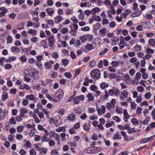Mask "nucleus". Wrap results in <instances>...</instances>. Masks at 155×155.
I'll return each mask as SVG.
<instances>
[{
  "label": "nucleus",
  "mask_w": 155,
  "mask_h": 155,
  "mask_svg": "<svg viewBox=\"0 0 155 155\" xmlns=\"http://www.w3.org/2000/svg\"><path fill=\"white\" fill-rule=\"evenodd\" d=\"M101 72L99 69L96 68L93 69L91 72V77L95 80L100 78Z\"/></svg>",
  "instance_id": "nucleus-1"
},
{
  "label": "nucleus",
  "mask_w": 155,
  "mask_h": 155,
  "mask_svg": "<svg viewBox=\"0 0 155 155\" xmlns=\"http://www.w3.org/2000/svg\"><path fill=\"white\" fill-rule=\"evenodd\" d=\"M109 95L110 96H114L117 97L120 94L119 90L117 88H114L112 89L109 90L108 91Z\"/></svg>",
  "instance_id": "nucleus-2"
},
{
  "label": "nucleus",
  "mask_w": 155,
  "mask_h": 155,
  "mask_svg": "<svg viewBox=\"0 0 155 155\" xmlns=\"http://www.w3.org/2000/svg\"><path fill=\"white\" fill-rule=\"evenodd\" d=\"M64 93L62 90L61 89H59L56 93L55 97L57 98L60 100V99L63 98Z\"/></svg>",
  "instance_id": "nucleus-3"
},
{
  "label": "nucleus",
  "mask_w": 155,
  "mask_h": 155,
  "mask_svg": "<svg viewBox=\"0 0 155 155\" xmlns=\"http://www.w3.org/2000/svg\"><path fill=\"white\" fill-rule=\"evenodd\" d=\"M101 108L97 110L98 114L101 115L105 113L106 107L105 105H101Z\"/></svg>",
  "instance_id": "nucleus-4"
},
{
  "label": "nucleus",
  "mask_w": 155,
  "mask_h": 155,
  "mask_svg": "<svg viewBox=\"0 0 155 155\" xmlns=\"http://www.w3.org/2000/svg\"><path fill=\"white\" fill-rule=\"evenodd\" d=\"M49 44V45L50 47H53L55 43L54 37L53 36H50L48 39Z\"/></svg>",
  "instance_id": "nucleus-5"
},
{
  "label": "nucleus",
  "mask_w": 155,
  "mask_h": 155,
  "mask_svg": "<svg viewBox=\"0 0 155 155\" xmlns=\"http://www.w3.org/2000/svg\"><path fill=\"white\" fill-rule=\"evenodd\" d=\"M128 95V93H127V92L124 90L123 91L121 92V97H120V99L121 101H124V98H126Z\"/></svg>",
  "instance_id": "nucleus-6"
},
{
  "label": "nucleus",
  "mask_w": 155,
  "mask_h": 155,
  "mask_svg": "<svg viewBox=\"0 0 155 155\" xmlns=\"http://www.w3.org/2000/svg\"><path fill=\"white\" fill-rule=\"evenodd\" d=\"M154 137L153 136H152L148 138H144L142 140L141 142L142 143H147L150 140H152V139L154 138Z\"/></svg>",
  "instance_id": "nucleus-7"
},
{
  "label": "nucleus",
  "mask_w": 155,
  "mask_h": 155,
  "mask_svg": "<svg viewBox=\"0 0 155 155\" xmlns=\"http://www.w3.org/2000/svg\"><path fill=\"white\" fill-rule=\"evenodd\" d=\"M148 44L150 46L155 47V39L150 38L148 41Z\"/></svg>",
  "instance_id": "nucleus-8"
},
{
  "label": "nucleus",
  "mask_w": 155,
  "mask_h": 155,
  "mask_svg": "<svg viewBox=\"0 0 155 155\" xmlns=\"http://www.w3.org/2000/svg\"><path fill=\"white\" fill-rule=\"evenodd\" d=\"M142 14L141 11L138 10L136 12H133L131 15V16H132L133 17L138 16Z\"/></svg>",
  "instance_id": "nucleus-9"
},
{
  "label": "nucleus",
  "mask_w": 155,
  "mask_h": 155,
  "mask_svg": "<svg viewBox=\"0 0 155 155\" xmlns=\"http://www.w3.org/2000/svg\"><path fill=\"white\" fill-rule=\"evenodd\" d=\"M26 98L28 99L30 101H35L36 100L35 96L34 95L31 94L27 95L26 97Z\"/></svg>",
  "instance_id": "nucleus-10"
},
{
  "label": "nucleus",
  "mask_w": 155,
  "mask_h": 155,
  "mask_svg": "<svg viewBox=\"0 0 155 155\" xmlns=\"http://www.w3.org/2000/svg\"><path fill=\"white\" fill-rule=\"evenodd\" d=\"M63 18V17L62 16H58L54 18V21L56 23H58L61 21Z\"/></svg>",
  "instance_id": "nucleus-11"
},
{
  "label": "nucleus",
  "mask_w": 155,
  "mask_h": 155,
  "mask_svg": "<svg viewBox=\"0 0 155 155\" xmlns=\"http://www.w3.org/2000/svg\"><path fill=\"white\" fill-rule=\"evenodd\" d=\"M19 88L21 89H26V90H29L30 89V87L27 84H21Z\"/></svg>",
  "instance_id": "nucleus-12"
},
{
  "label": "nucleus",
  "mask_w": 155,
  "mask_h": 155,
  "mask_svg": "<svg viewBox=\"0 0 155 155\" xmlns=\"http://www.w3.org/2000/svg\"><path fill=\"white\" fill-rule=\"evenodd\" d=\"M100 11V9L99 8L96 7L95 8H93L91 11V14L94 15L96 13L99 12Z\"/></svg>",
  "instance_id": "nucleus-13"
},
{
  "label": "nucleus",
  "mask_w": 155,
  "mask_h": 155,
  "mask_svg": "<svg viewBox=\"0 0 155 155\" xmlns=\"http://www.w3.org/2000/svg\"><path fill=\"white\" fill-rule=\"evenodd\" d=\"M75 116L72 113L71 114L69 115L67 117L68 120H69L73 121L75 118Z\"/></svg>",
  "instance_id": "nucleus-14"
},
{
  "label": "nucleus",
  "mask_w": 155,
  "mask_h": 155,
  "mask_svg": "<svg viewBox=\"0 0 155 155\" xmlns=\"http://www.w3.org/2000/svg\"><path fill=\"white\" fill-rule=\"evenodd\" d=\"M142 47L141 45H137L133 47V50L135 51H140L141 50Z\"/></svg>",
  "instance_id": "nucleus-15"
},
{
  "label": "nucleus",
  "mask_w": 155,
  "mask_h": 155,
  "mask_svg": "<svg viewBox=\"0 0 155 155\" xmlns=\"http://www.w3.org/2000/svg\"><path fill=\"white\" fill-rule=\"evenodd\" d=\"M45 11L50 15H51L54 13L52 8H48L46 9Z\"/></svg>",
  "instance_id": "nucleus-16"
},
{
  "label": "nucleus",
  "mask_w": 155,
  "mask_h": 155,
  "mask_svg": "<svg viewBox=\"0 0 155 155\" xmlns=\"http://www.w3.org/2000/svg\"><path fill=\"white\" fill-rule=\"evenodd\" d=\"M86 97H87L88 99L87 100L88 102L92 101L94 99V96L91 93H89Z\"/></svg>",
  "instance_id": "nucleus-17"
},
{
  "label": "nucleus",
  "mask_w": 155,
  "mask_h": 155,
  "mask_svg": "<svg viewBox=\"0 0 155 155\" xmlns=\"http://www.w3.org/2000/svg\"><path fill=\"white\" fill-rule=\"evenodd\" d=\"M121 138V136L119 134V133L118 132L114 135V136L113 137V139L115 140L117 139H120Z\"/></svg>",
  "instance_id": "nucleus-18"
},
{
  "label": "nucleus",
  "mask_w": 155,
  "mask_h": 155,
  "mask_svg": "<svg viewBox=\"0 0 155 155\" xmlns=\"http://www.w3.org/2000/svg\"><path fill=\"white\" fill-rule=\"evenodd\" d=\"M123 114L124 116L125 117L126 119H128L130 117V115L128 114L127 110L124 109L123 110Z\"/></svg>",
  "instance_id": "nucleus-19"
},
{
  "label": "nucleus",
  "mask_w": 155,
  "mask_h": 155,
  "mask_svg": "<svg viewBox=\"0 0 155 155\" xmlns=\"http://www.w3.org/2000/svg\"><path fill=\"white\" fill-rule=\"evenodd\" d=\"M85 36L87 40L91 41H92L94 39V37L92 35H85Z\"/></svg>",
  "instance_id": "nucleus-20"
},
{
  "label": "nucleus",
  "mask_w": 155,
  "mask_h": 155,
  "mask_svg": "<svg viewBox=\"0 0 155 155\" xmlns=\"http://www.w3.org/2000/svg\"><path fill=\"white\" fill-rule=\"evenodd\" d=\"M96 46L94 45L93 44H89L86 46V48L89 50H91L94 49Z\"/></svg>",
  "instance_id": "nucleus-21"
},
{
  "label": "nucleus",
  "mask_w": 155,
  "mask_h": 155,
  "mask_svg": "<svg viewBox=\"0 0 155 155\" xmlns=\"http://www.w3.org/2000/svg\"><path fill=\"white\" fill-rule=\"evenodd\" d=\"M100 87L102 89H105L108 87V84L105 82H103L100 84Z\"/></svg>",
  "instance_id": "nucleus-22"
},
{
  "label": "nucleus",
  "mask_w": 155,
  "mask_h": 155,
  "mask_svg": "<svg viewBox=\"0 0 155 155\" xmlns=\"http://www.w3.org/2000/svg\"><path fill=\"white\" fill-rule=\"evenodd\" d=\"M11 50L13 52L16 51L18 53L20 51V49L16 46H14L12 47L11 48Z\"/></svg>",
  "instance_id": "nucleus-23"
},
{
  "label": "nucleus",
  "mask_w": 155,
  "mask_h": 155,
  "mask_svg": "<svg viewBox=\"0 0 155 155\" xmlns=\"http://www.w3.org/2000/svg\"><path fill=\"white\" fill-rule=\"evenodd\" d=\"M2 96V100L3 101H5L8 98V94L5 92H3Z\"/></svg>",
  "instance_id": "nucleus-24"
},
{
  "label": "nucleus",
  "mask_w": 155,
  "mask_h": 155,
  "mask_svg": "<svg viewBox=\"0 0 155 155\" xmlns=\"http://www.w3.org/2000/svg\"><path fill=\"white\" fill-rule=\"evenodd\" d=\"M121 135L124 137V140L126 141H128L129 138L127 136L126 134V132L124 131H121Z\"/></svg>",
  "instance_id": "nucleus-25"
},
{
  "label": "nucleus",
  "mask_w": 155,
  "mask_h": 155,
  "mask_svg": "<svg viewBox=\"0 0 155 155\" xmlns=\"http://www.w3.org/2000/svg\"><path fill=\"white\" fill-rule=\"evenodd\" d=\"M128 124H126L125 126H122L121 125H118L117 126V127L119 129L121 130L123 129H128Z\"/></svg>",
  "instance_id": "nucleus-26"
},
{
  "label": "nucleus",
  "mask_w": 155,
  "mask_h": 155,
  "mask_svg": "<svg viewBox=\"0 0 155 155\" xmlns=\"http://www.w3.org/2000/svg\"><path fill=\"white\" fill-rule=\"evenodd\" d=\"M7 43H12L13 41V39L12 37L10 35H9L8 36L7 38Z\"/></svg>",
  "instance_id": "nucleus-27"
},
{
  "label": "nucleus",
  "mask_w": 155,
  "mask_h": 155,
  "mask_svg": "<svg viewBox=\"0 0 155 155\" xmlns=\"http://www.w3.org/2000/svg\"><path fill=\"white\" fill-rule=\"evenodd\" d=\"M131 122L134 125L137 124L139 123V121L137 118H133L131 120Z\"/></svg>",
  "instance_id": "nucleus-28"
},
{
  "label": "nucleus",
  "mask_w": 155,
  "mask_h": 155,
  "mask_svg": "<svg viewBox=\"0 0 155 155\" xmlns=\"http://www.w3.org/2000/svg\"><path fill=\"white\" fill-rule=\"evenodd\" d=\"M28 110L25 107H23L21 108L20 110V112L22 113L26 114L28 113Z\"/></svg>",
  "instance_id": "nucleus-29"
},
{
  "label": "nucleus",
  "mask_w": 155,
  "mask_h": 155,
  "mask_svg": "<svg viewBox=\"0 0 155 155\" xmlns=\"http://www.w3.org/2000/svg\"><path fill=\"white\" fill-rule=\"evenodd\" d=\"M47 151V149L46 148H45L44 147H43L41 148V151L40 152V153L41 154H43V153L45 154H46Z\"/></svg>",
  "instance_id": "nucleus-30"
},
{
  "label": "nucleus",
  "mask_w": 155,
  "mask_h": 155,
  "mask_svg": "<svg viewBox=\"0 0 155 155\" xmlns=\"http://www.w3.org/2000/svg\"><path fill=\"white\" fill-rule=\"evenodd\" d=\"M131 108L132 110H135L136 108L137 104L134 101L131 102Z\"/></svg>",
  "instance_id": "nucleus-31"
},
{
  "label": "nucleus",
  "mask_w": 155,
  "mask_h": 155,
  "mask_svg": "<svg viewBox=\"0 0 155 155\" xmlns=\"http://www.w3.org/2000/svg\"><path fill=\"white\" fill-rule=\"evenodd\" d=\"M9 122L11 124H16V121L14 117H12L9 120Z\"/></svg>",
  "instance_id": "nucleus-32"
},
{
  "label": "nucleus",
  "mask_w": 155,
  "mask_h": 155,
  "mask_svg": "<svg viewBox=\"0 0 155 155\" xmlns=\"http://www.w3.org/2000/svg\"><path fill=\"white\" fill-rule=\"evenodd\" d=\"M42 111L45 113V114L46 115L47 118H49L50 117L49 112L47 111V110L45 108H42Z\"/></svg>",
  "instance_id": "nucleus-33"
},
{
  "label": "nucleus",
  "mask_w": 155,
  "mask_h": 155,
  "mask_svg": "<svg viewBox=\"0 0 155 155\" xmlns=\"http://www.w3.org/2000/svg\"><path fill=\"white\" fill-rule=\"evenodd\" d=\"M58 153V150L55 149H53L51 152V154L52 155H57Z\"/></svg>",
  "instance_id": "nucleus-34"
},
{
  "label": "nucleus",
  "mask_w": 155,
  "mask_h": 155,
  "mask_svg": "<svg viewBox=\"0 0 155 155\" xmlns=\"http://www.w3.org/2000/svg\"><path fill=\"white\" fill-rule=\"evenodd\" d=\"M97 87L95 85H92L90 87V89L94 91H95L97 90Z\"/></svg>",
  "instance_id": "nucleus-35"
},
{
  "label": "nucleus",
  "mask_w": 155,
  "mask_h": 155,
  "mask_svg": "<svg viewBox=\"0 0 155 155\" xmlns=\"http://www.w3.org/2000/svg\"><path fill=\"white\" fill-rule=\"evenodd\" d=\"M30 153L31 155H36V152L33 148H31L30 151Z\"/></svg>",
  "instance_id": "nucleus-36"
},
{
  "label": "nucleus",
  "mask_w": 155,
  "mask_h": 155,
  "mask_svg": "<svg viewBox=\"0 0 155 155\" xmlns=\"http://www.w3.org/2000/svg\"><path fill=\"white\" fill-rule=\"evenodd\" d=\"M143 25H138L136 27L137 30L139 31H142L143 30Z\"/></svg>",
  "instance_id": "nucleus-37"
},
{
  "label": "nucleus",
  "mask_w": 155,
  "mask_h": 155,
  "mask_svg": "<svg viewBox=\"0 0 155 155\" xmlns=\"http://www.w3.org/2000/svg\"><path fill=\"white\" fill-rule=\"evenodd\" d=\"M94 20L98 22H101V18L99 16H95L94 17Z\"/></svg>",
  "instance_id": "nucleus-38"
},
{
  "label": "nucleus",
  "mask_w": 155,
  "mask_h": 155,
  "mask_svg": "<svg viewBox=\"0 0 155 155\" xmlns=\"http://www.w3.org/2000/svg\"><path fill=\"white\" fill-rule=\"evenodd\" d=\"M110 8L111 9V11H110V13L112 15L115 14V13H116L115 10L114 9V8L113 5H110Z\"/></svg>",
  "instance_id": "nucleus-39"
},
{
  "label": "nucleus",
  "mask_w": 155,
  "mask_h": 155,
  "mask_svg": "<svg viewBox=\"0 0 155 155\" xmlns=\"http://www.w3.org/2000/svg\"><path fill=\"white\" fill-rule=\"evenodd\" d=\"M70 56L73 59L76 58V55L74 51H72L71 52Z\"/></svg>",
  "instance_id": "nucleus-40"
},
{
  "label": "nucleus",
  "mask_w": 155,
  "mask_h": 155,
  "mask_svg": "<svg viewBox=\"0 0 155 155\" xmlns=\"http://www.w3.org/2000/svg\"><path fill=\"white\" fill-rule=\"evenodd\" d=\"M68 30L67 28H63L61 31V33L63 34H64L68 32Z\"/></svg>",
  "instance_id": "nucleus-41"
},
{
  "label": "nucleus",
  "mask_w": 155,
  "mask_h": 155,
  "mask_svg": "<svg viewBox=\"0 0 155 155\" xmlns=\"http://www.w3.org/2000/svg\"><path fill=\"white\" fill-rule=\"evenodd\" d=\"M16 137L17 139L18 140H21L23 138V136L20 134H17Z\"/></svg>",
  "instance_id": "nucleus-42"
},
{
  "label": "nucleus",
  "mask_w": 155,
  "mask_h": 155,
  "mask_svg": "<svg viewBox=\"0 0 155 155\" xmlns=\"http://www.w3.org/2000/svg\"><path fill=\"white\" fill-rule=\"evenodd\" d=\"M45 66L47 69H50L51 67L52 66L49 63L47 62L45 63Z\"/></svg>",
  "instance_id": "nucleus-43"
},
{
  "label": "nucleus",
  "mask_w": 155,
  "mask_h": 155,
  "mask_svg": "<svg viewBox=\"0 0 155 155\" xmlns=\"http://www.w3.org/2000/svg\"><path fill=\"white\" fill-rule=\"evenodd\" d=\"M151 57V55L150 54H147L143 57V59H149Z\"/></svg>",
  "instance_id": "nucleus-44"
},
{
  "label": "nucleus",
  "mask_w": 155,
  "mask_h": 155,
  "mask_svg": "<svg viewBox=\"0 0 155 155\" xmlns=\"http://www.w3.org/2000/svg\"><path fill=\"white\" fill-rule=\"evenodd\" d=\"M17 131L18 133L21 132L23 130V127L21 126H18L17 127Z\"/></svg>",
  "instance_id": "nucleus-45"
},
{
  "label": "nucleus",
  "mask_w": 155,
  "mask_h": 155,
  "mask_svg": "<svg viewBox=\"0 0 155 155\" xmlns=\"http://www.w3.org/2000/svg\"><path fill=\"white\" fill-rule=\"evenodd\" d=\"M151 94L150 92L146 93L145 95V97L147 99H149L151 96Z\"/></svg>",
  "instance_id": "nucleus-46"
},
{
  "label": "nucleus",
  "mask_w": 155,
  "mask_h": 155,
  "mask_svg": "<svg viewBox=\"0 0 155 155\" xmlns=\"http://www.w3.org/2000/svg\"><path fill=\"white\" fill-rule=\"evenodd\" d=\"M108 76L110 79L114 78L116 77V74L115 73L110 74L108 75Z\"/></svg>",
  "instance_id": "nucleus-47"
},
{
  "label": "nucleus",
  "mask_w": 155,
  "mask_h": 155,
  "mask_svg": "<svg viewBox=\"0 0 155 155\" xmlns=\"http://www.w3.org/2000/svg\"><path fill=\"white\" fill-rule=\"evenodd\" d=\"M120 110H122V109H120V108H118L117 106L115 111L118 114H119L120 113L122 114V112Z\"/></svg>",
  "instance_id": "nucleus-48"
},
{
  "label": "nucleus",
  "mask_w": 155,
  "mask_h": 155,
  "mask_svg": "<svg viewBox=\"0 0 155 155\" xmlns=\"http://www.w3.org/2000/svg\"><path fill=\"white\" fill-rule=\"evenodd\" d=\"M107 29L105 28H104L100 30L99 31V32L101 34V35L105 34L106 32Z\"/></svg>",
  "instance_id": "nucleus-49"
},
{
  "label": "nucleus",
  "mask_w": 155,
  "mask_h": 155,
  "mask_svg": "<svg viewBox=\"0 0 155 155\" xmlns=\"http://www.w3.org/2000/svg\"><path fill=\"white\" fill-rule=\"evenodd\" d=\"M106 106L108 110H110L112 108H113V105L110 103H107L106 104Z\"/></svg>",
  "instance_id": "nucleus-50"
},
{
  "label": "nucleus",
  "mask_w": 155,
  "mask_h": 155,
  "mask_svg": "<svg viewBox=\"0 0 155 155\" xmlns=\"http://www.w3.org/2000/svg\"><path fill=\"white\" fill-rule=\"evenodd\" d=\"M20 60L23 62H25L27 60V58L25 55H23L20 58Z\"/></svg>",
  "instance_id": "nucleus-51"
},
{
  "label": "nucleus",
  "mask_w": 155,
  "mask_h": 155,
  "mask_svg": "<svg viewBox=\"0 0 155 155\" xmlns=\"http://www.w3.org/2000/svg\"><path fill=\"white\" fill-rule=\"evenodd\" d=\"M137 90L139 92H142L144 90V88L141 86H139L137 87Z\"/></svg>",
  "instance_id": "nucleus-52"
},
{
  "label": "nucleus",
  "mask_w": 155,
  "mask_h": 155,
  "mask_svg": "<svg viewBox=\"0 0 155 155\" xmlns=\"http://www.w3.org/2000/svg\"><path fill=\"white\" fill-rule=\"evenodd\" d=\"M108 70L111 72H114L115 71V68L112 66H110L108 67Z\"/></svg>",
  "instance_id": "nucleus-53"
},
{
  "label": "nucleus",
  "mask_w": 155,
  "mask_h": 155,
  "mask_svg": "<svg viewBox=\"0 0 155 155\" xmlns=\"http://www.w3.org/2000/svg\"><path fill=\"white\" fill-rule=\"evenodd\" d=\"M25 146L28 148H31V143L29 141H27L26 142Z\"/></svg>",
  "instance_id": "nucleus-54"
},
{
  "label": "nucleus",
  "mask_w": 155,
  "mask_h": 155,
  "mask_svg": "<svg viewBox=\"0 0 155 155\" xmlns=\"http://www.w3.org/2000/svg\"><path fill=\"white\" fill-rule=\"evenodd\" d=\"M35 72L34 71H32L30 73H28V75H29L30 77L32 78L35 75Z\"/></svg>",
  "instance_id": "nucleus-55"
},
{
  "label": "nucleus",
  "mask_w": 155,
  "mask_h": 155,
  "mask_svg": "<svg viewBox=\"0 0 155 155\" xmlns=\"http://www.w3.org/2000/svg\"><path fill=\"white\" fill-rule=\"evenodd\" d=\"M90 29V28L88 26L82 27L81 28V30L84 31H89Z\"/></svg>",
  "instance_id": "nucleus-56"
},
{
  "label": "nucleus",
  "mask_w": 155,
  "mask_h": 155,
  "mask_svg": "<svg viewBox=\"0 0 155 155\" xmlns=\"http://www.w3.org/2000/svg\"><path fill=\"white\" fill-rule=\"evenodd\" d=\"M55 144V143L54 140H50L49 142V145L50 146H52L54 145Z\"/></svg>",
  "instance_id": "nucleus-57"
},
{
  "label": "nucleus",
  "mask_w": 155,
  "mask_h": 155,
  "mask_svg": "<svg viewBox=\"0 0 155 155\" xmlns=\"http://www.w3.org/2000/svg\"><path fill=\"white\" fill-rule=\"evenodd\" d=\"M80 38L82 42L83 43H84L87 40L85 35L80 37Z\"/></svg>",
  "instance_id": "nucleus-58"
},
{
  "label": "nucleus",
  "mask_w": 155,
  "mask_h": 155,
  "mask_svg": "<svg viewBox=\"0 0 155 155\" xmlns=\"http://www.w3.org/2000/svg\"><path fill=\"white\" fill-rule=\"evenodd\" d=\"M146 51L147 53L153 54L154 53V51L153 49L148 48H147Z\"/></svg>",
  "instance_id": "nucleus-59"
},
{
  "label": "nucleus",
  "mask_w": 155,
  "mask_h": 155,
  "mask_svg": "<svg viewBox=\"0 0 155 155\" xmlns=\"http://www.w3.org/2000/svg\"><path fill=\"white\" fill-rule=\"evenodd\" d=\"M109 23L108 20L106 18H104L102 20V24L103 25H106Z\"/></svg>",
  "instance_id": "nucleus-60"
},
{
  "label": "nucleus",
  "mask_w": 155,
  "mask_h": 155,
  "mask_svg": "<svg viewBox=\"0 0 155 155\" xmlns=\"http://www.w3.org/2000/svg\"><path fill=\"white\" fill-rule=\"evenodd\" d=\"M113 119L117 122H120V119L119 117L117 116H114L113 117Z\"/></svg>",
  "instance_id": "nucleus-61"
},
{
  "label": "nucleus",
  "mask_w": 155,
  "mask_h": 155,
  "mask_svg": "<svg viewBox=\"0 0 155 155\" xmlns=\"http://www.w3.org/2000/svg\"><path fill=\"white\" fill-rule=\"evenodd\" d=\"M111 65L115 67H117L118 66L117 61H113L111 62Z\"/></svg>",
  "instance_id": "nucleus-62"
},
{
  "label": "nucleus",
  "mask_w": 155,
  "mask_h": 155,
  "mask_svg": "<svg viewBox=\"0 0 155 155\" xmlns=\"http://www.w3.org/2000/svg\"><path fill=\"white\" fill-rule=\"evenodd\" d=\"M69 60L67 59H64L62 60V62L64 64L65 67L68 64Z\"/></svg>",
  "instance_id": "nucleus-63"
},
{
  "label": "nucleus",
  "mask_w": 155,
  "mask_h": 155,
  "mask_svg": "<svg viewBox=\"0 0 155 155\" xmlns=\"http://www.w3.org/2000/svg\"><path fill=\"white\" fill-rule=\"evenodd\" d=\"M64 76L68 78H70L72 77L71 73L70 72H65L64 74Z\"/></svg>",
  "instance_id": "nucleus-64"
}]
</instances>
